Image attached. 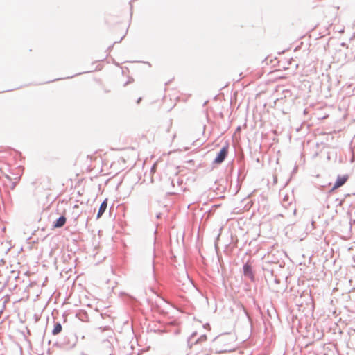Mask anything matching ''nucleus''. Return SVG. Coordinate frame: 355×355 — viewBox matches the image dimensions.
Returning a JSON list of instances; mask_svg holds the SVG:
<instances>
[{
    "label": "nucleus",
    "instance_id": "obj_1",
    "mask_svg": "<svg viewBox=\"0 0 355 355\" xmlns=\"http://www.w3.org/2000/svg\"><path fill=\"white\" fill-rule=\"evenodd\" d=\"M236 336L231 333L218 335L213 341V347L217 353L232 352L236 349Z\"/></svg>",
    "mask_w": 355,
    "mask_h": 355
},
{
    "label": "nucleus",
    "instance_id": "obj_2",
    "mask_svg": "<svg viewBox=\"0 0 355 355\" xmlns=\"http://www.w3.org/2000/svg\"><path fill=\"white\" fill-rule=\"evenodd\" d=\"M227 151H228V147L224 146L220 150V151L219 152V153L218 154L216 157L215 158L214 163H216V164L222 163L225 160V159L227 155Z\"/></svg>",
    "mask_w": 355,
    "mask_h": 355
},
{
    "label": "nucleus",
    "instance_id": "obj_3",
    "mask_svg": "<svg viewBox=\"0 0 355 355\" xmlns=\"http://www.w3.org/2000/svg\"><path fill=\"white\" fill-rule=\"evenodd\" d=\"M348 180V175H343V176H338L336 179V181L334 185V187L331 189V191L338 189L339 187H342L345 184V182Z\"/></svg>",
    "mask_w": 355,
    "mask_h": 355
},
{
    "label": "nucleus",
    "instance_id": "obj_4",
    "mask_svg": "<svg viewBox=\"0 0 355 355\" xmlns=\"http://www.w3.org/2000/svg\"><path fill=\"white\" fill-rule=\"evenodd\" d=\"M243 272H244V275L245 276L248 277L251 279H252L254 278L253 272L252 270V268H251V266L250 264L246 263V264L244 265V266H243Z\"/></svg>",
    "mask_w": 355,
    "mask_h": 355
},
{
    "label": "nucleus",
    "instance_id": "obj_5",
    "mask_svg": "<svg viewBox=\"0 0 355 355\" xmlns=\"http://www.w3.org/2000/svg\"><path fill=\"white\" fill-rule=\"evenodd\" d=\"M67 219L64 216H60L53 224V227L60 228L63 227L66 223Z\"/></svg>",
    "mask_w": 355,
    "mask_h": 355
},
{
    "label": "nucleus",
    "instance_id": "obj_6",
    "mask_svg": "<svg viewBox=\"0 0 355 355\" xmlns=\"http://www.w3.org/2000/svg\"><path fill=\"white\" fill-rule=\"evenodd\" d=\"M107 207V199H105L101 205L98 212L97 214V218H99L101 217V216L103 214L105 211L106 210Z\"/></svg>",
    "mask_w": 355,
    "mask_h": 355
},
{
    "label": "nucleus",
    "instance_id": "obj_7",
    "mask_svg": "<svg viewBox=\"0 0 355 355\" xmlns=\"http://www.w3.org/2000/svg\"><path fill=\"white\" fill-rule=\"evenodd\" d=\"M101 150H96L94 154L88 155L87 158L89 159L91 162H95L98 157L101 158Z\"/></svg>",
    "mask_w": 355,
    "mask_h": 355
},
{
    "label": "nucleus",
    "instance_id": "obj_8",
    "mask_svg": "<svg viewBox=\"0 0 355 355\" xmlns=\"http://www.w3.org/2000/svg\"><path fill=\"white\" fill-rule=\"evenodd\" d=\"M62 327L60 323H55L52 331L53 335H57L62 331Z\"/></svg>",
    "mask_w": 355,
    "mask_h": 355
},
{
    "label": "nucleus",
    "instance_id": "obj_9",
    "mask_svg": "<svg viewBox=\"0 0 355 355\" xmlns=\"http://www.w3.org/2000/svg\"><path fill=\"white\" fill-rule=\"evenodd\" d=\"M207 339L206 336H202L200 338V340H203V341H205Z\"/></svg>",
    "mask_w": 355,
    "mask_h": 355
},
{
    "label": "nucleus",
    "instance_id": "obj_10",
    "mask_svg": "<svg viewBox=\"0 0 355 355\" xmlns=\"http://www.w3.org/2000/svg\"><path fill=\"white\" fill-rule=\"evenodd\" d=\"M141 98H139V100H138V101H137V103H139L141 101Z\"/></svg>",
    "mask_w": 355,
    "mask_h": 355
}]
</instances>
